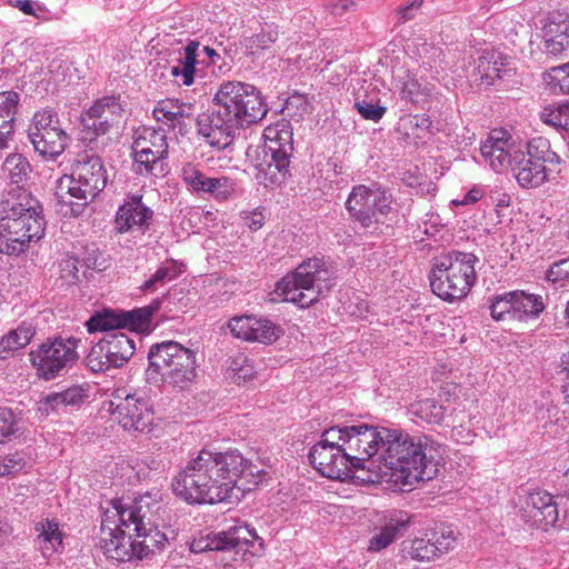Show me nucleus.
Wrapping results in <instances>:
<instances>
[{
    "mask_svg": "<svg viewBox=\"0 0 569 569\" xmlns=\"http://www.w3.org/2000/svg\"><path fill=\"white\" fill-rule=\"evenodd\" d=\"M510 59L497 50H485L478 59V80L485 86H491L510 70Z\"/></svg>",
    "mask_w": 569,
    "mask_h": 569,
    "instance_id": "7c9ffc66",
    "label": "nucleus"
},
{
    "mask_svg": "<svg viewBox=\"0 0 569 569\" xmlns=\"http://www.w3.org/2000/svg\"><path fill=\"white\" fill-rule=\"evenodd\" d=\"M473 437L475 435L470 428L462 425L456 426L451 430V438L460 443H470L472 442Z\"/></svg>",
    "mask_w": 569,
    "mask_h": 569,
    "instance_id": "69168bd1",
    "label": "nucleus"
},
{
    "mask_svg": "<svg viewBox=\"0 0 569 569\" xmlns=\"http://www.w3.org/2000/svg\"><path fill=\"white\" fill-rule=\"evenodd\" d=\"M150 379L161 380L179 389L188 388L196 379V352L174 341L152 346L148 353Z\"/></svg>",
    "mask_w": 569,
    "mask_h": 569,
    "instance_id": "6e6552de",
    "label": "nucleus"
},
{
    "mask_svg": "<svg viewBox=\"0 0 569 569\" xmlns=\"http://www.w3.org/2000/svg\"><path fill=\"white\" fill-rule=\"evenodd\" d=\"M64 407H76L83 402L87 397L82 386H72L60 392Z\"/></svg>",
    "mask_w": 569,
    "mask_h": 569,
    "instance_id": "052dcab7",
    "label": "nucleus"
},
{
    "mask_svg": "<svg viewBox=\"0 0 569 569\" xmlns=\"http://www.w3.org/2000/svg\"><path fill=\"white\" fill-rule=\"evenodd\" d=\"M521 509L525 520L542 530L552 527L559 518L553 496L545 490L538 489L528 493Z\"/></svg>",
    "mask_w": 569,
    "mask_h": 569,
    "instance_id": "a878e982",
    "label": "nucleus"
},
{
    "mask_svg": "<svg viewBox=\"0 0 569 569\" xmlns=\"http://www.w3.org/2000/svg\"><path fill=\"white\" fill-rule=\"evenodd\" d=\"M184 271V266L177 260L170 259L162 262L154 273L141 286L143 291H156L167 282L172 281Z\"/></svg>",
    "mask_w": 569,
    "mask_h": 569,
    "instance_id": "a19ab883",
    "label": "nucleus"
},
{
    "mask_svg": "<svg viewBox=\"0 0 569 569\" xmlns=\"http://www.w3.org/2000/svg\"><path fill=\"white\" fill-rule=\"evenodd\" d=\"M36 333V328L31 322L23 321L16 329L10 330L0 339V356L6 359L13 351L28 346Z\"/></svg>",
    "mask_w": 569,
    "mask_h": 569,
    "instance_id": "4c0bfd02",
    "label": "nucleus"
},
{
    "mask_svg": "<svg viewBox=\"0 0 569 569\" xmlns=\"http://www.w3.org/2000/svg\"><path fill=\"white\" fill-rule=\"evenodd\" d=\"M336 272L322 258H309L274 286V295L300 308H308L335 284Z\"/></svg>",
    "mask_w": 569,
    "mask_h": 569,
    "instance_id": "423d86ee",
    "label": "nucleus"
},
{
    "mask_svg": "<svg viewBox=\"0 0 569 569\" xmlns=\"http://www.w3.org/2000/svg\"><path fill=\"white\" fill-rule=\"evenodd\" d=\"M258 536L247 525H236L226 531L200 533L190 545L194 553L206 551H224L233 549L236 553L250 552Z\"/></svg>",
    "mask_w": 569,
    "mask_h": 569,
    "instance_id": "aec40b11",
    "label": "nucleus"
},
{
    "mask_svg": "<svg viewBox=\"0 0 569 569\" xmlns=\"http://www.w3.org/2000/svg\"><path fill=\"white\" fill-rule=\"evenodd\" d=\"M64 409L66 407L60 392H51L38 401V411L44 417Z\"/></svg>",
    "mask_w": 569,
    "mask_h": 569,
    "instance_id": "5fc2aeb1",
    "label": "nucleus"
},
{
    "mask_svg": "<svg viewBox=\"0 0 569 569\" xmlns=\"http://www.w3.org/2000/svg\"><path fill=\"white\" fill-rule=\"evenodd\" d=\"M431 120L425 114L411 116L403 120L405 133L413 140H422L429 134Z\"/></svg>",
    "mask_w": 569,
    "mask_h": 569,
    "instance_id": "3c124183",
    "label": "nucleus"
},
{
    "mask_svg": "<svg viewBox=\"0 0 569 569\" xmlns=\"http://www.w3.org/2000/svg\"><path fill=\"white\" fill-rule=\"evenodd\" d=\"M34 530L37 532L36 543L43 557L49 558L63 551L64 532L57 521L42 519L36 523Z\"/></svg>",
    "mask_w": 569,
    "mask_h": 569,
    "instance_id": "2f4dec72",
    "label": "nucleus"
},
{
    "mask_svg": "<svg viewBox=\"0 0 569 569\" xmlns=\"http://www.w3.org/2000/svg\"><path fill=\"white\" fill-rule=\"evenodd\" d=\"M433 87L423 79L407 74L400 87V98L415 106H423L429 101Z\"/></svg>",
    "mask_w": 569,
    "mask_h": 569,
    "instance_id": "58836bf2",
    "label": "nucleus"
},
{
    "mask_svg": "<svg viewBox=\"0 0 569 569\" xmlns=\"http://www.w3.org/2000/svg\"><path fill=\"white\" fill-rule=\"evenodd\" d=\"M160 300L151 305L130 311L106 309L90 317L86 322L89 332L127 329L130 331H147L150 327L152 315L160 308Z\"/></svg>",
    "mask_w": 569,
    "mask_h": 569,
    "instance_id": "6ab92c4d",
    "label": "nucleus"
},
{
    "mask_svg": "<svg viewBox=\"0 0 569 569\" xmlns=\"http://www.w3.org/2000/svg\"><path fill=\"white\" fill-rule=\"evenodd\" d=\"M477 261L473 253L457 250L437 257L429 276L432 291L446 301L466 297L477 279Z\"/></svg>",
    "mask_w": 569,
    "mask_h": 569,
    "instance_id": "0eeeda50",
    "label": "nucleus"
},
{
    "mask_svg": "<svg viewBox=\"0 0 569 569\" xmlns=\"http://www.w3.org/2000/svg\"><path fill=\"white\" fill-rule=\"evenodd\" d=\"M543 52L548 57H561L569 50V14L552 12L542 29Z\"/></svg>",
    "mask_w": 569,
    "mask_h": 569,
    "instance_id": "bb28decb",
    "label": "nucleus"
},
{
    "mask_svg": "<svg viewBox=\"0 0 569 569\" xmlns=\"http://www.w3.org/2000/svg\"><path fill=\"white\" fill-rule=\"evenodd\" d=\"M132 154L137 173L163 176L166 173L164 159L168 156L167 136L162 130L143 128L136 134Z\"/></svg>",
    "mask_w": 569,
    "mask_h": 569,
    "instance_id": "dca6fc26",
    "label": "nucleus"
},
{
    "mask_svg": "<svg viewBox=\"0 0 569 569\" xmlns=\"http://www.w3.org/2000/svg\"><path fill=\"white\" fill-rule=\"evenodd\" d=\"M177 100H163L158 102L153 114L158 121H163L172 127L176 126Z\"/></svg>",
    "mask_w": 569,
    "mask_h": 569,
    "instance_id": "4d7b16f0",
    "label": "nucleus"
},
{
    "mask_svg": "<svg viewBox=\"0 0 569 569\" xmlns=\"http://www.w3.org/2000/svg\"><path fill=\"white\" fill-rule=\"evenodd\" d=\"M290 159L274 157L266 152L263 160L257 166V180L267 188L281 186L289 172Z\"/></svg>",
    "mask_w": 569,
    "mask_h": 569,
    "instance_id": "72a5a7b5",
    "label": "nucleus"
},
{
    "mask_svg": "<svg viewBox=\"0 0 569 569\" xmlns=\"http://www.w3.org/2000/svg\"><path fill=\"white\" fill-rule=\"evenodd\" d=\"M12 6L24 14L33 16L36 18H40L47 12L43 4L33 0H16Z\"/></svg>",
    "mask_w": 569,
    "mask_h": 569,
    "instance_id": "680f3d73",
    "label": "nucleus"
},
{
    "mask_svg": "<svg viewBox=\"0 0 569 569\" xmlns=\"http://www.w3.org/2000/svg\"><path fill=\"white\" fill-rule=\"evenodd\" d=\"M540 120L557 129L569 130V99L558 104H548L540 112Z\"/></svg>",
    "mask_w": 569,
    "mask_h": 569,
    "instance_id": "37998d69",
    "label": "nucleus"
},
{
    "mask_svg": "<svg viewBox=\"0 0 569 569\" xmlns=\"http://www.w3.org/2000/svg\"><path fill=\"white\" fill-rule=\"evenodd\" d=\"M387 432H390V429L366 423L340 427L342 446H345V450L349 453L356 470H372L375 463L379 462L378 458L375 459V456L380 450L383 451L386 449L389 438L386 435Z\"/></svg>",
    "mask_w": 569,
    "mask_h": 569,
    "instance_id": "4468645a",
    "label": "nucleus"
},
{
    "mask_svg": "<svg viewBox=\"0 0 569 569\" xmlns=\"http://www.w3.org/2000/svg\"><path fill=\"white\" fill-rule=\"evenodd\" d=\"M176 109V124L180 123L186 118H190L194 111L191 103L181 102L179 100H177Z\"/></svg>",
    "mask_w": 569,
    "mask_h": 569,
    "instance_id": "338daca9",
    "label": "nucleus"
},
{
    "mask_svg": "<svg viewBox=\"0 0 569 569\" xmlns=\"http://www.w3.org/2000/svg\"><path fill=\"white\" fill-rule=\"evenodd\" d=\"M201 58L200 43L190 41L186 47L176 52L173 64L166 67L170 77L173 78L179 86H191L198 73L197 64L206 63Z\"/></svg>",
    "mask_w": 569,
    "mask_h": 569,
    "instance_id": "cd10ccee",
    "label": "nucleus"
},
{
    "mask_svg": "<svg viewBox=\"0 0 569 569\" xmlns=\"http://www.w3.org/2000/svg\"><path fill=\"white\" fill-rule=\"evenodd\" d=\"M141 331L109 332L93 346L87 357V365L93 372L120 368L133 356Z\"/></svg>",
    "mask_w": 569,
    "mask_h": 569,
    "instance_id": "2eb2a0df",
    "label": "nucleus"
},
{
    "mask_svg": "<svg viewBox=\"0 0 569 569\" xmlns=\"http://www.w3.org/2000/svg\"><path fill=\"white\" fill-rule=\"evenodd\" d=\"M230 368L237 382H246L256 375L253 366L242 357L234 359Z\"/></svg>",
    "mask_w": 569,
    "mask_h": 569,
    "instance_id": "bf43d9fd",
    "label": "nucleus"
},
{
    "mask_svg": "<svg viewBox=\"0 0 569 569\" xmlns=\"http://www.w3.org/2000/svg\"><path fill=\"white\" fill-rule=\"evenodd\" d=\"M560 379L562 381L561 390L563 395V400L566 403H569V367H565L560 371Z\"/></svg>",
    "mask_w": 569,
    "mask_h": 569,
    "instance_id": "774afa93",
    "label": "nucleus"
},
{
    "mask_svg": "<svg viewBox=\"0 0 569 569\" xmlns=\"http://www.w3.org/2000/svg\"><path fill=\"white\" fill-rule=\"evenodd\" d=\"M26 421L21 411L0 407V443L11 441L23 435Z\"/></svg>",
    "mask_w": 569,
    "mask_h": 569,
    "instance_id": "ea45409f",
    "label": "nucleus"
},
{
    "mask_svg": "<svg viewBox=\"0 0 569 569\" xmlns=\"http://www.w3.org/2000/svg\"><path fill=\"white\" fill-rule=\"evenodd\" d=\"M346 209L363 227H369L383 222L391 210V198L376 183L359 184L352 188L346 201Z\"/></svg>",
    "mask_w": 569,
    "mask_h": 569,
    "instance_id": "f3484780",
    "label": "nucleus"
},
{
    "mask_svg": "<svg viewBox=\"0 0 569 569\" xmlns=\"http://www.w3.org/2000/svg\"><path fill=\"white\" fill-rule=\"evenodd\" d=\"M277 32L273 30L262 31L250 38L248 48L252 51L254 49H266L277 40Z\"/></svg>",
    "mask_w": 569,
    "mask_h": 569,
    "instance_id": "e2e57ef3",
    "label": "nucleus"
},
{
    "mask_svg": "<svg viewBox=\"0 0 569 569\" xmlns=\"http://www.w3.org/2000/svg\"><path fill=\"white\" fill-rule=\"evenodd\" d=\"M242 128L238 122L223 114L217 106L202 112L197 118L198 133L208 144L217 150H223L231 144L237 130Z\"/></svg>",
    "mask_w": 569,
    "mask_h": 569,
    "instance_id": "412c9836",
    "label": "nucleus"
},
{
    "mask_svg": "<svg viewBox=\"0 0 569 569\" xmlns=\"http://www.w3.org/2000/svg\"><path fill=\"white\" fill-rule=\"evenodd\" d=\"M46 229V219L38 199L19 187L12 188L2 202L0 217V252L18 256L31 242L39 241Z\"/></svg>",
    "mask_w": 569,
    "mask_h": 569,
    "instance_id": "7ed1b4c3",
    "label": "nucleus"
},
{
    "mask_svg": "<svg viewBox=\"0 0 569 569\" xmlns=\"http://www.w3.org/2000/svg\"><path fill=\"white\" fill-rule=\"evenodd\" d=\"M547 280L565 286L569 283V258L553 262L546 273Z\"/></svg>",
    "mask_w": 569,
    "mask_h": 569,
    "instance_id": "864d4df0",
    "label": "nucleus"
},
{
    "mask_svg": "<svg viewBox=\"0 0 569 569\" xmlns=\"http://www.w3.org/2000/svg\"><path fill=\"white\" fill-rule=\"evenodd\" d=\"M403 551L413 560L430 561L437 558L428 533L425 537L415 538L403 543Z\"/></svg>",
    "mask_w": 569,
    "mask_h": 569,
    "instance_id": "de8ad7c7",
    "label": "nucleus"
},
{
    "mask_svg": "<svg viewBox=\"0 0 569 569\" xmlns=\"http://www.w3.org/2000/svg\"><path fill=\"white\" fill-rule=\"evenodd\" d=\"M142 507L139 505L130 509L129 501L114 499L102 506L99 546L106 557L119 562L138 559L137 537L130 533L133 528L134 515H139Z\"/></svg>",
    "mask_w": 569,
    "mask_h": 569,
    "instance_id": "39448f33",
    "label": "nucleus"
},
{
    "mask_svg": "<svg viewBox=\"0 0 569 569\" xmlns=\"http://www.w3.org/2000/svg\"><path fill=\"white\" fill-rule=\"evenodd\" d=\"M34 151L49 160H56L64 151L69 136L63 129L58 131L41 132L40 134L29 137Z\"/></svg>",
    "mask_w": 569,
    "mask_h": 569,
    "instance_id": "c9c22d12",
    "label": "nucleus"
},
{
    "mask_svg": "<svg viewBox=\"0 0 569 569\" xmlns=\"http://www.w3.org/2000/svg\"><path fill=\"white\" fill-rule=\"evenodd\" d=\"M212 102L224 116L241 127L261 121L268 112L260 91L254 86L241 81L222 82Z\"/></svg>",
    "mask_w": 569,
    "mask_h": 569,
    "instance_id": "1a4fd4ad",
    "label": "nucleus"
},
{
    "mask_svg": "<svg viewBox=\"0 0 569 569\" xmlns=\"http://www.w3.org/2000/svg\"><path fill=\"white\" fill-rule=\"evenodd\" d=\"M250 467L238 450H201L173 478L172 490L188 503H217L231 498L240 477Z\"/></svg>",
    "mask_w": 569,
    "mask_h": 569,
    "instance_id": "f257e3e1",
    "label": "nucleus"
},
{
    "mask_svg": "<svg viewBox=\"0 0 569 569\" xmlns=\"http://www.w3.org/2000/svg\"><path fill=\"white\" fill-rule=\"evenodd\" d=\"M266 139V152L274 157L290 159L293 152V129L291 123L281 119L274 124L268 126L263 131Z\"/></svg>",
    "mask_w": 569,
    "mask_h": 569,
    "instance_id": "c756f323",
    "label": "nucleus"
},
{
    "mask_svg": "<svg viewBox=\"0 0 569 569\" xmlns=\"http://www.w3.org/2000/svg\"><path fill=\"white\" fill-rule=\"evenodd\" d=\"M309 459L315 469L329 479L345 480L356 471L342 446L340 427H331L321 433L309 451Z\"/></svg>",
    "mask_w": 569,
    "mask_h": 569,
    "instance_id": "ddd939ff",
    "label": "nucleus"
},
{
    "mask_svg": "<svg viewBox=\"0 0 569 569\" xmlns=\"http://www.w3.org/2000/svg\"><path fill=\"white\" fill-rule=\"evenodd\" d=\"M182 179L192 192L207 193L218 201L230 199L236 191V182L231 178L226 176L208 177L192 163L183 166Z\"/></svg>",
    "mask_w": 569,
    "mask_h": 569,
    "instance_id": "393cba45",
    "label": "nucleus"
},
{
    "mask_svg": "<svg viewBox=\"0 0 569 569\" xmlns=\"http://www.w3.org/2000/svg\"><path fill=\"white\" fill-rule=\"evenodd\" d=\"M19 100L14 91L0 92V151L7 149L12 139Z\"/></svg>",
    "mask_w": 569,
    "mask_h": 569,
    "instance_id": "f704fd0d",
    "label": "nucleus"
},
{
    "mask_svg": "<svg viewBox=\"0 0 569 569\" xmlns=\"http://www.w3.org/2000/svg\"><path fill=\"white\" fill-rule=\"evenodd\" d=\"M26 467L24 456L14 452L4 457L0 456V477L14 476Z\"/></svg>",
    "mask_w": 569,
    "mask_h": 569,
    "instance_id": "603ef678",
    "label": "nucleus"
},
{
    "mask_svg": "<svg viewBox=\"0 0 569 569\" xmlns=\"http://www.w3.org/2000/svg\"><path fill=\"white\" fill-rule=\"evenodd\" d=\"M512 291L493 296L489 300V310L496 321L512 320Z\"/></svg>",
    "mask_w": 569,
    "mask_h": 569,
    "instance_id": "8fccbe9b",
    "label": "nucleus"
},
{
    "mask_svg": "<svg viewBox=\"0 0 569 569\" xmlns=\"http://www.w3.org/2000/svg\"><path fill=\"white\" fill-rule=\"evenodd\" d=\"M437 558L456 547L457 536L451 526L439 525L428 533Z\"/></svg>",
    "mask_w": 569,
    "mask_h": 569,
    "instance_id": "49530a36",
    "label": "nucleus"
},
{
    "mask_svg": "<svg viewBox=\"0 0 569 569\" xmlns=\"http://www.w3.org/2000/svg\"><path fill=\"white\" fill-rule=\"evenodd\" d=\"M543 80L551 92L569 94V62L550 68Z\"/></svg>",
    "mask_w": 569,
    "mask_h": 569,
    "instance_id": "09e8293b",
    "label": "nucleus"
},
{
    "mask_svg": "<svg viewBox=\"0 0 569 569\" xmlns=\"http://www.w3.org/2000/svg\"><path fill=\"white\" fill-rule=\"evenodd\" d=\"M231 335L243 341L270 345L282 335V329L271 320L254 315L234 316L228 321Z\"/></svg>",
    "mask_w": 569,
    "mask_h": 569,
    "instance_id": "5701e85b",
    "label": "nucleus"
},
{
    "mask_svg": "<svg viewBox=\"0 0 569 569\" xmlns=\"http://www.w3.org/2000/svg\"><path fill=\"white\" fill-rule=\"evenodd\" d=\"M124 109L114 96H106L97 99L81 117L83 128L96 136H102L118 126L123 119Z\"/></svg>",
    "mask_w": 569,
    "mask_h": 569,
    "instance_id": "b1692460",
    "label": "nucleus"
},
{
    "mask_svg": "<svg viewBox=\"0 0 569 569\" xmlns=\"http://www.w3.org/2000/svg\"><path fill=\"white\" fill-rule=\"evenodd\" d=\"M78 347L79 340L73 337L43 341L29 353L37 376L49 381L67 373L79 359Z\"/></svg>",
    "mask_w": 569,
    "mask_h": 569,
    "instance_id": "f8f14e48",
    "label": "nucleus"
},
{
    "mask_svg": "<svg viewBox=\"0 0 569 569\" xmlns=\"http://www.w3.org/2000/svg\"><path fill=\"white\" fill-rule=\"evenodd\" d=\"M521 147L522 143L513 140L506 130L495 129L482 143L480 151L492 170L502 172L511 169Z\"/></svg>",
    "mask_w": 569,
    "mask_h": 569,
    "instance_id": "4be33fe9",
    "label": "nucleus"
},
{
    "mask_svg": "<svg viewBox=\"0 0 569 569\" xmlns=\"http://www.w3.org/2000/svg\"><path fill=\"white\" fill-rule=\"evenodd\" d=\"M108 176L104 166L94 153H78L69 176L60 179L57 198L58 208L64 217H79L88 203L107 186Z\"/></svg>",
    "mask_w": 569,
    "mask_h": 569,
    "instance_id": "20e7f679",
    "label": "nucleus"
},
{
    "mask_svg": "<svg viewBox=\"0 0 569 569\" xmlns=\"http://www.w3.org/2000/svg\"><path fill=\"white\" fill-rule=\"evenodd\" d=\"M243 224L251 230L260 229L264 223V216L260 211H246L241 213Z\"/></svg>",
    "mask_w": 569,
    "mask_h": 569,
    "instance_id": "0e129e2a",
    "label": "nucleus"
},
{
    "mask_svg": "<svg viewBox=\"0 0 569 569\" xmlns=\"http://www.w3.org/2000/svg\"><path fill=\"white\" fill-rule=\"evenodd\" d=\"M387 447L378 456L380 479L393 490L406 491L438 472L439 445L426 435H410L399 429L386 433Z\"/></svg>",
    "mask_w": 569,
    "mask_h": 569,
    "instance_id": "f03ea898",
    "label": "nucleus"
},
{
    "mask_svg": "<svg viewBox=\"0 0 569 569\" xmlns=\"http://www.w3.org/2000/svg\"><path fill=\"white\" fill-rule=\"evenodd\" d=\"M61 129L58 113L52 109H42L33 114L28 129V137Z\"/></svg>",
    "mask_w": 569,
    "mask_h": 569,
    "instance_id": "c03bdc74",
    "label": "nucleus"
},
{
    "mask_svg": "<svg viewBox=\"0 0 569 569\" xmlns=\"http://www.w3.org/2000/svg\"><path fill=\"white\" fill-rule=\"evenodd\" d=\"M560 157L550 149L548 139L537 137L522 144L511 171L523 188H538L549 176L548 164H559Z\"/></svg>",
    "mask_w": 569,
    "mask_h": 569,
    "instance_id": "9b49d317",
    "label": "nucleus"
},
{
    "mask_svg": "<svg viewBox=\"0 0 569 569\" xmlns=\"http://www.w3.org/2000/svg\"><path fill=\"white\" fill-rule=\"evenodd\" d=\"M2 168L13 184H19L26 181L31 172L29 161L20 153L9 154L6 158Z\"/></svg>",
    "mask_w": 569,
    "mask_h": 569,
    "instance_id": "a18cd8bd",
    "label": "nucleus"
},
{
    "mask_svg": "<svg viewBox=\"0 0 569 569\" xmlns=\"http://www.w3.org/2000/svg\"><path fill=\"white\" fill-rule=\"evenodd\" d=\"M355 108L366 120L379 121L386 113L387 108L367 100H358Z\"/></svg>",
    "mask_w": 569,
    "mask_h": 569,
    "instance_id": "6e6d98bb",
    "label": "nucleus"
},
{
    "mask_svg": "<svg viewBox=\"0 0 569 569\" xmlns=\"http://www.w3.org/2000/svg\"><path fill=\"white\" fill-rule=\"evenodd\" d=\"M102 411L110 413L124 430L133 432H149L153 423V411L148 401L137 395H126L120 391L113 399L104 401Z\"/></svg>",
    "mask_w": 569,
    "mask_h": 569,
    "instance_id": "a211bd4d",
    "label": "nucleus"
},
{
    "mask_svg": "<svg viewBox=\"0 0 569 569\" xmlns=\"http://www.w3.org/2000/svg\"><path fill=\"white\" fill-rule=\"evenodd\" d=\"M409 412L427 423L439 425L445 418L446 409L436 399L427 398L412 402Z\"/></svg>",
    "mask_w": 569,
    "mask_h": 569,
    "instance_id": "79ce46f5",
    "label": "nucleus"
},
{
    "mask_svg": "<svg viewBox=\"0 0 569 569\" xmlns=\"http://www.w3.org/2000/svg\"><path fill=\"white\" fill-rule=\"evenodd\" d=\"M60 278L67 284L76 283L79 279L78 260L74 257H66L59 263Z\"/></svg>",
    "mask_w": 569,
    "mask_h": 569,
    "instance_id": "13d9d810",
    "label": "nucleus"
},
{
    "mask_svg": "<svg viewBox=\"0 0 569 569\" xmlns=\"http://www.w3.org/2000/svg\"><path fill=\"white\" fill-rule=\"evenodd\" d=\"M512 320L527 321L537 318L545 309L542 298L525 291H512Z\"/></svg>",
    "mask_w": 569,
    "mask_h": 569,
    "instance_id": "e433bc0d",
    "label": "nucleus"
},
{
    "mask_svg": "<svg viewBox=\"0 0 569 569\" xmlns=\"http://www.w3.org/2000/svg\"><path fill=\"white\" fill-rule=\"evenodd\" d=\"M409 516L402 511H395L388 521L368 541V551L379 552L389 547L409 523Z\"/></svg>",
    "mask_w": 569,
    "mask_h": 569,
    "instance_id": "473e14b6",
    "label": "nucleus"
},
{
    "mask_svg": "<svg viewBox=\"0 0 569 569\" xmlns=\"http://www.w3.org/2000/svg\"><path fill=\"white\" fill-rule=\"evenodd\" d=\"M140 502L148 507H142L139 515H134L132 531L139 540L138 559L142 560L156 550H162L173 536V530H170L171 537H169L167 532L158 529L157 516L162 508V495L159 490L148 491L129 501L130 509L138 507Z\"/></svg>",
    "mask_w": 569,
    "mask_h": 569,
    "instance_id": "9d476101",
    "label": "nucleus"
},
{
    "mask_svg": "<svg viewBox=\"0 0 569 569\" xmlns=\"http://www.w3.org/2000/svg\"><path fill=\"white\" fill-rule=\"evenodd\" d=\"M153 217V211L147 207L141 196H130L118 209L116 216V228L123 233L133 228L143 230Z\"/></svg>",
    "mask_w": 569,
    "mask_h": 569,
    "instance_id": "c85d7f7f",
    "label": "nucleus"
}]
</instances>
